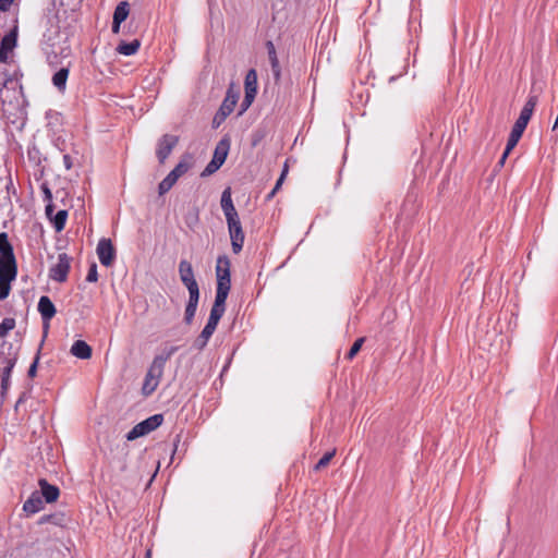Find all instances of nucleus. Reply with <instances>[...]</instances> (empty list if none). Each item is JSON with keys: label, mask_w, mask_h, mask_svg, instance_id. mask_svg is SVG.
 <instances>
[{"label": "nucleus", "mask_w": 558, "mask_h": 558, "mask_svg": "<svg viewBox=\"0 0 558 558\" xmlns=\"http://www.w3.org/2000/svg\"><path fill=\"white\" fill-rule=\"evenodd\" d=\"M98 280L97 265L93 263L88 269L86 281L96 282Z\"/></svg>", "instance_id": "obj_38"}, {"label": "nucleus", "mask_w": 558, "mask_h": 558, "mask_svg": "<svg viewBox=\"0 0 558 558\" xmlns=\"http://www.w3.org/2000/svg\"><path fill=\"white\" fill-rule=\"evenodd\" d=\"M162 374L163 369L159 368L153 363L150 364L142 387V392L144 396H150L157 389Z\"/></svg>", "instance_id": "obj_11"}, {"label": "nucleus", "mask_w": 558, "mask_h": 558, "mask_svg": "<svg viewBox=\"0 0 558 558\" xmlns=\"http://www.w3.org/2000/svg\"><path fill=\"white\" fill-rule=\"evenodd\" d=\"M141 47V41L138 39H134L130 43L121 41L117 46V52L123 56H133L135 54Z\"/></svg>", "instance_id": "obj_27"}, {"label": "nucleus", "mask_w": 558, "mask_h": 558, "mask_svg": "<svg viewBox=\"0 0 558 558\" xmlns=\"http://www.w3.org/2000/svg\"><path fill=\"white\" fill-rule=\"evenodd\" d=\"M230 144L227 140H221L214 151L213 159L205 167L202 172V177H207L216 172L226 161L228 156Z\"/></svg>", "instance_id": "obj_6"}, {"label": "nucleus", "mask_w": 558, "mask_h": 558, "mask_svg": "<svg viewBox=\"0 0 558 558\" xmlns=\"http://www.w3.org/2000/svg\"><path fill=\"white\" fill-rule=\"evenodd\" d=\"M17 276V265L12 244L5 232L0 233V280L14 281Z\"/></svg>", "instance_id": "obj_2"}, {"label": "nucleus", "mask_w": 558, "mask_h": 558, "mask_svg": "<svg viewBox=\"0 0 558 558\" xmlns=\"http://www.w3.org/2000/svg\"><path fill=\"white\" fill-rule=\"evenodd\" d=\"M38 312L44 322L48 323L56 315V306L47 295L40 296L38 301Z\"/></svg>", "instance_id": "obj_17"}, {"label": "nucleus", "mask_w": 558, "mask_h": 558, "mask_svg": "<svg viewBox=\"0 0 558 558\" xmlns=\"http://www.w3.org/2000/svg\"><path fill=\"white\" fill-rule=\"evenodd\" d=\"M99 262L105 267H110L116 258V250L110 239L102 238L99 240L96 248Z\"/></svg>", "instance_id": "obj_12"}, {"label": "nucleus", "mask_w": 558, "mask_h": 558, "mask_svg": "<svg viewBox=\"0 0 558 558\" xmlns=\"http://www.w3.org/2000/svg\"><path fill=\"white\" fill-rule=\"evenodd\" d=\"M220 204L227 221L239 218L238 211L232 202L230 187L223 190Z\"/></svg>", "instance_id": "obj_14"}, {"label": "nucleus", "mask_w": 558, "mask_h": 558, "mask_svg": "<svg viewBox=\"0 0 558 558\" xmlns=\"http://www.w3.org/2000/svg\"><path fill=\"white\" fill-rule=\"evenodd\" d=\"M193 166V158L190 155H185L181 158L179 163L170 171V173L179 180L183 174H185Z\"/></svg>", "instance_id": "obj_24"}, {"label": "nucleus", "mask_w": 558, "mask_h": 558, "mask_svg": "<svg viewBox=\"0 0 558 558\" xmlns=\"http://www.w3.org/2000/svg\"><path fill=\"white\" fill-rule=\"evenodd\" d=\"M25 396H26V395H25V393H23V395L19 398V400L16 401V404H15V409H17V408H19V405L24 401Z\"/></svg>", "instance_id": "obj_50"}, {"label": "nucleus", "mask_w": 558, "mask_h": 558, "mask_svg": "<svg viewBox=\"0 0 558 558\" xmlns=\"http://www.w3.org/2000/svg\"><path fill=\"white\" fill-rule=\"evenodd\" d=\"M178 180L169 172L168 175L159 183L158 192L163 195L175 184Z\"/></svg>", "instance_id": "obj_31"}, {"label": "nucleus", "mask_w": 558, "mask_h": 558, "mask_svg": "<svg viewBox=\"0 0 558 558\" xmlns=\"http://www.w3.org/2000/svg\"><path fill=\"white\" fill-rule=\"evenodd\" d=\"M508 155L509 154H506V150H505L502 156H501V158H500V161H499L501 165H504V162H505L506 158L508 157Z\"/></svg>", "instance_id": "obj_52"}, {"label": "nucleus", "mask_w": 558, "mask_h": 558, "mask_svg": "<svg viewBox=\"0 0 558 558\" xmlns=\"http://www.w3.org/2000/svg\"><path fill=\"white\" fill-rule=\"evenodd\" d=\"M14 0H0V11H7Z\"/></svg>", "instance_id": "obj_44"}, {"label": "nucleus", "mask_w": 558, "mask_h": 558, "mask_svg": "<svg viewBox=\"0 0 558 558\" xmlns=\"http://www.w3.org/2000/svg\"><path fill=\"white\" fill-rule=\"evenodd\" d=\"M178 351V347L172 345L162 350V352L156 355L153 360V364L163 369L167 361Z\"/></svg>", "instance_id": "obj_28"}, {"label": "nucleus", "mask_w": 558, "mask_h": 558, "mask_svg": "<svg viewBox=\"0 0 558 558\" xmlns=\"http://www.w3.org/2000/svg\"><path fill=\"white\" fill-rule=\"evenodd\" d=\"M228 298L227 293L216 292L215 302L210 310V315L221 318L226 311V300Z\"/></svg>", "instance_id": "obj_25"}, {"label": "nucleus", "mask_w": 558, "mask_h": 558, "mask_svg": "<svg viewBox=\"0 0 558 558\" xmlns=\"http://www.w3.org/2000/svg\"><path fill=\"white\" fill-rule=\"evenodd\" d=\"M227 225L232 251L234 254H239L242 251L245 239L240 218L228 220Z\"/></svg>", "instance_id": "obj_8"}, {"label": "nucleus", "mask_w": 558, "mask_h": 558, "mask_svg": "<svg viewBox=\"0 0 558 558\" xmlns=\"http://www.w3.org/2000/svg\"><path fill=\"white\" fill-rule=\"evenodd\" d=\"M19 36V21L17 17L12 19V25L7 35L0 40V62L8 63L10 53L14 50L17 45Z\"/></svg>", "instance_id": "obj_3"}, {"label": "nucleus", "mask_w": 558, "mask_h": 558, "mask_svg": "<svg viewBox=\"0 0 558 558\" xmlns=\"http://www.w3.org/2000/svg\"><path fill=\"white\" fill-rule=\"evenodd\" d=\"M207 343H208V340H206V339L204 340V339L202 338V335H199V336H198V338H197V339L195 340V342H194V347H195L197 350H199V351H201V350H203V349L207 345Z\"/></svg>", "instance_id": "obj_42"}, {"label": "nucleus", "mask_w": 558, "mask_h": 558, "mask_svg": "<svg viewBox=\"0 0 558 558\" xmlns=\"http://www.w3.org/2000/svg\"><path fill=\"white\" fill-rule=\"evenodd\" d=\"M198 300H199V292L189 293V301H187V304L185 307V314H184V320L189 325L192 323V320L195 316Z\"/></svg>", "instance_id": "obj_23"}, {"label": "nucleus", "mask_w": 558, "mask_h": 558, "mask_svg": "<svg viewBox=\"0 0 558 558\" xmlns=\"http://www.w3.org/2000/svg\"><path fill=\"white\" fill-rule=\"evenodd\" d=\"M129 15V3L123 1L120 2L113 12V20L117 21V24H121L126 20Z\"/></svg>", "instance_id": "obj_30"}, {"label": "nucleus", "mask_w": 558, "mask_h": 558, "mask_svg": "<svg viewBox=\"0 0 558 558\" xmlns=\"http://www.w3.org/2000/svg\"><path fill=\"white\" fill-rule=\"evenodd\" d=\"M70 68L63 66L59 69L51 78L52 85L60 92L64 93L66 89V81L69 77Z\"/></svg>", "instance_id": "obj_20"}, {"label": "nucleus", "mask_w": 558, "mask_h": 558, "mask_svg": "<svg viewBox=\"0 0 558 558\" xmlns=\"http://www.w3.org/2000/svg\"><path fill=\"white\" fill-rule=\"evenodd\" d=\"M179 275L189 293L199 292L198 283L194 277L193 267L190 262L182 259L179 264Z\"/></svg>", "instance_id": "obj_10"}, {"label": "nucleus", "mask_w": 558, "mask_h": 558, "mask_svg": "<svg viewBox=\"0 0 558 558\" xmlns=\"http://www.w3.org/2000/svg\"><path fill=\"white\" fill-rule=\"evenodd\" d=\"M537 101H538V98L536 95H530L515 122H519L520 124H523V125H527V123L533 114V111L537 105Z\"/></svg>", "instance_id": "obj_16"}, {"label": "nucleus", "mask_w": 558, "mask_h": 558, "mask_svg": "<svg viewBox=\"0 0 558 558\" xmlns=\"http://www.w3.org/2000/svg\"><path fill=\"white\" fill-rule=\"evenodd\" d=\"M145 558H151V553H150V550H147V551H146V556H145Z\"/></svg>", "instance_id": "obj_54"}, {"label": "nucleus", "mask_w": 558, "mask_h": 558, "mask_svg": "<svg viewBox=\"0 0 558 558\" xmlns=\"http://www.w3.org/2000/svg\"><path fill=\"white\" fill-rule=\"evenodd\" d=\"M217 289L216 292L229 294L231 288L230 260L228 256L221 255L217 258L216 265Z\"/></svg>", "instance_id": "obj_5"}, {"label": "nucleus", "mask_w": 558, "mask_h": 558, "mask_svg": "<svg viewBox=\"0 0 558 558\" xmlns=\"http://www.w3.org/2000/svg\"><path fill=\"white\" fill-rule=\"evenodd\" d=\"M126 469V462L123 461L122 465H121V470L124 471Z\"/></svg>", "instance_id": "obj_53"}, {"label": "nucleus", "mask_w": 558, "mask_h": 558, "mask_svg": "<svg viewBox=\"0 0 558 558\" xmlns=\"http://www.w3.org/2000/svg\"><path fill=\"white\" fill-rule=\"evenodd\" d=\"M48 218L52 222L54 230L57 232H61L65 227L68 211L62 209V210H59L56 215H53V213H52L51 217H48Z\"/></svg>", "instance_id": "obj_29"}, {"label": "nucleus", "mask_w": 558, "mask_h": 558, "mask_svg": "<svg viewBox=\"0 0 558 558\" xmlns=\"http://www.w3.org/2000/svg\"><path fill=\"white\" fill-rule=\"evenodd\" d=\"M43 192L45 195V202H47L45 211L47 217H51V214L53 213V204H52V194L48 186H43Z\"/></svg>", "instance_id": "obj_32"}, {"label": "nucleus", "mask_w": 558, "mask_h": 558, "mask_svg": "<svg viewBox=\"0 0 558 558\" xmlns=\"http://www.w3.org/2000/svg\"><path fill=\"white\" fill-rule=\"evenodd\" d=\"M15 327L13 318H3L0 324V338L5 337Z\"/></svg>", "instance_id": "obj_34"}, {"label": "nucleus", "mask_w": 558, "mask_h": 558, "mask_svg": "<svg viewBox=\"0 0 558 558\" xmlns=\"http://www.w3.org/2000/svg\"><path fill=\"white\" fill-rule=\"evenodd\" d=\"M11 280H0V301L7 299L11 291Z\"/></svg>", "instance_id": "obj_36"}, {"label": "nucleus", "mask_w": 558, "mask_h": 558, "mask_svg": "<svg viewBox=\"0 0 558 558\" xmlns=\"http://www.w3.org/2000/svg\"><path fill=\"white\" fill-rule=\"evenodd\" d=\"M266 48H267V52H268V57L271 54V53H275L276 52V48H275V45L272 41H267L266 44Z\"/></svg>", "instance_id": "obj_46"}, {"label": "nucleus", "mask_w": 558, "mask_h": 558, "mask_svg": "<svg viewBox=\"0 0 558 558\" xmlns=\"http://www.w3.org/2000/svg\"><path fill=\"white\" fill-rule=\"evenodd\" d=\"M268 58H269V61H270L271 71H272L274 77H275L276 81H279L280 76H281V69H280L279 60H278V57H277V52L271 53Z\"/></svg>", "instance_id": "obj_33"}, {"label": "nucleus", "mask_w": 558, "mask_h": 558, "mask_svg": "<svg viewBox=\"0 0 558 558\" xmlns=\"http://www.w3.org/2000/svg\"><path fill=\"white\" fill-rule=\"evenodd\" d=\"M177 143H178V137L174 135H169V134L163 135L159 140L156 155H157L158 160L161 163L165 162V160L169 157V155L171 154V151H172L173 147L177 145Z\"/></svg>", "instance_id": "obj_13"}, {"label": "nucleus", "mask_w": 558, "mask_h": 558, "mask_svg": "<svg viewBox=\"0 0 558 558\" xmlns=\"http://www.w3.org/2000/svg\"><path fill=\"white\" fill-rule=\"evenodd\" d=\"M44 507L41 496L38 492L33 493L24 502L23 510L29 514L39 512Z\"/></svg>", "instance_id": "obj_19"}, {"label": "nucleus", "mask_w": 558, "mask_h": 558, "mask_svg": "<svg viewBox=\"0 0 558 558\" xmlns=\"http://www.w3.org/2000/svg\"><path fill=\"white\" fill-rule=\"evenodd\" d=\"M71 354L81 360H87L92 356V348L84 340H76L70 350Z\"/></svg>", "instance_id": "obj_18"}, {"label": "nucleus", "mask_w": 558, "mask_h": 558, "mask_svg": "<svg viewBox=\"0 0 558 558\" xmlns=\"http://www.w3.org/2000/svg\"><path fill=\"white\" fill-rule=\"evenodd\" d=\"M335 453H336V450H331V451L326 452V453H325V454L319 459V461L316 463V465H315V468H314V469H315L316 471H318V470H320V469H323V468L327 466V465H328V463L330 462V460L333 458Z\"/></svg>", "instance_id": "obj_35"}, {"label": "nucleus", "mask_w": 558, "mask_h": 558, "mask_svg": "<svg viewBox=\"0 0 558 558\" xmlns=\"http://www.w3.org/2000/svg\"><path fill=\"white\" fill-rule=\"evenodd\" d=\"M63 163L65 166V168L69 170L72 168V158L69 156V155H64L63 156Z\"/></svg>", "instance_id": "obj_45"}, {"label": "nucleus", "mask_w": 558, "mask_h": 558, "mask_svg": "<svg viewBox=\"0 0 558 558\" xmlns=\"http://www.w3.org/2000/svg\"><path fill=\"white\" fill-rule=\"evenodd\" d=\"M36 367H37V361H35V362L31 365V367H29V369H28V375H29V376H34V375H35V373H36Z\"/></svg>", "instance_id": "obj_47"}, {"label": "nucleus", "mask_w": 558, "mask_h": 558, "mask_svg": "<svg viewBox=\"0 0 558 558\" xmlns=\"http://www.w3.org/2000/svg\"><path fill=\"white\" fill-rule=\"evenodd\" d=\"M238 98V93L233 92L231 88L228 89L227 95L219 108L218 117L221 116V119H226L234 110Z\"/></svg>", "instance_id": "obj_15"}, {"label": "nucleus", "mask_w": 558, "mask_h": 558, "mask_svg": "<svg viewBox=\"0 0 558 558\" xmlns=\"http://www.w3.org/2000/svg\"><path fill=\"white\" fill-rule=\"evenodd\" d=\"M219 320H220L219 318H217V317H215V316L209 314V318H208L206 325L216 329L217 326H218Z\"/></svg>", "instance_id": "obj_43"}, {"label": "nucleus", "mask_w": 558, "mask_h": 558, "mask_svg": "<svg viewBox=\"0 0 558 558\" xmlns=\"http://www.w3.org/2000/svg\"><path fill=\"white\" fill-rule=\"evenodd\" d=\"M254 99H255V96L245 94L244 99L241 104L240 114H242L244 111H246L250 108V106L252 105Z\"/></svg>", "instance_id": "obj_39"}, {"label": "nucleus", "mask_w": 558, "mask_h": 558, "mask_svg": "<svg viewBox=\"0 0 558 558\" xmlns=\"http://www.w3.org/2000/svg\"><path fill=\"white\" fill-rule=\"evenodd\" d=\"M225 119H221V116L218 117V112L216 113L215 118H214V123H216L217 125H219Z\"/></svg>", "instance_id": "obj_49"}, {"label": "nucleus", "mask_w": 558, "mask_h": 558, "mask_svg": "<svg viewBox=\"0 0 558 558\" xmlns=\"http://www.w3.org/2000/svg\"><path fill=\"white\" fill-rule=\"evenodd\" d=\"M287 173H288V165L284 163V167L282 168V172L280 175H283V178L286 179Z\"/></svg>", "instance_id": "obj_51"}, {"label": "nucleus", "mask_w": 558, "mask_h": 558, "mask_svg": "<svg viewBox=\"0 0 558 558\" xmlns=\"http://www.w3.org/2000/svg\"><path fill=\"white\" fill-rule=\"evenodd\" d=\"M0 365H2V371L0 374V378H1L0 403H2L7 396L8 389L10 387L11 374H12V369L15 365V359L0 355Z\"/></svg>", "instance_id": "obj_9"}, {"label": "nucleus", "mask_w": 558, "mask_h": 558, "mask_svg": "<svg viewBox=\"0 0 558 558\" xmlns=\"http://www.w3.org/2000/svg\"><path fill=\"white\" fill-rule=\"evenodd\" d=\"M71 268V257L66 253L58 255V260L49 270V278L57 282H64Z\"/></svg>", "instance_id": "obj_7"}, {"label": "nucleus", "mask_w": 558, "mask_h": 558, "mask_svg": "<svg viewBox=\"0 0 558 558\" xmlns=\"http://www.w3.org/2000/svg\"><path fill=\"white\" fill-rule=\"evenodd\" d=\"M283 181H284L283 175H280V177H279V179L277 180V182H276V184H275L274 189H272V190H271V192L268 194V196H267V198H268V199L272 198V197L276 195V193L280 190V187H281V185H282Z\"/></svg>", "instance_id": "obj_40"}, {"label": "nucleus", "mask_w": 558, "mask_h": 558, "mask_svg": "<svg viewBox=\"0 0 558 558\" xmlns=\"http://www.w3.org/2000/svg\"><path fill=\"white\" fill-rule=\"evenodd\" d=\"M257 86H258L257 72L254 69H251L246 73L245 80H244L245 94L256 96Z\"/></svg>", "instance_id": "obj_26"}, {"label": "nucleus", "mask_w": 558, "mask_h": 558, "mask_svg": "<svg viewBox=\"0 0 558 558\" xmlns=\"http://www.w3.org/2000/svg\"><path fill=\"white\" fill-rule=\"evenodd\" d=\"M363 342H364V338H359L357 340H355V342L353 343V345L351 347V349L349 350V352L347 354V357L349 360H352L357 354V352L362 348Z\"/></svg>", "instance_id": "obj_37"}, {"label": "nucleus", "mask_w": 558, "mask_h": 558, "mask_svg": "<svg viewBox=\"0 0 558 558\" xmlns=\"http://www.w3.org/2000/svg\"><path fill=\"white\" fill-rule=\"evenodd\" d=\"M39 486L41 489L40 496H43L47 502H53L59 497V488L54 485H50L46 480H39Z\"/></svg>", "instance_id": "obj_22"}, {"label": "nucleus", "mask_w": 558, "mask_h": 558, "mask_svg": "<svg viewBox=\"0 0 558 558\" xmlns=\"http://www.w3.org/2000/svg\"><path fill=\"white\" fill-rule=\"evenodd\" d=\"M526 125L520 124L519 122H515L511 133L508 137V142L506 145V154H510V151L517 146L518 142L520 141Z\"/></svg>", "instance_id": "obj_21"}, {"label": "nucleus", "mask_w": 558, "mask_h": 558, "mask_svg": "<svg viewBox=\"0 0 558 558\" xmlns=\"http://www.w3.org/2000/svg\"><path fill=\"white\" fill-rule=\"evenodd\" d=\"M215 328L213 327H209L207 325H205V327L203 328L201 335H202V338L205 340H208L210 339V337L213 336V333L215 332Z\"/></svg>", "instance_id": "obj_41"}, {"label": "nucleus", "mask_w": 558, "mask_h": 558, "mask_svg": "<svg viewBox=\"0 0 558 558\" xmlns=\"http://www.w3.org/2000/svg\"><path fill=\"white\" fill-rule=\"evenodd\" d=\"M163 422L162 414H155L136 424L128 434L129 441L143 437L158 428Z\"/></svg>", "instance_id": "obj_4"}, {"label": "nucleus", "mask_w": 558, "mask_h": 558, "mask_svg": "<svg viewBox=\"0 0 558 558\" xmlns=\"http://www.w3.org/2000/svg\"><path fill=\"white\" fill-rule=\"evenodd\" d=\"M120 25H121V24H117V21H114V20H113V22H112V32H113L114 34H118V33H119V31H120Z\"/></svg>", "instance_id": "obj_48"}, {"label": "nucleus", "mask_w": 558, "mask_h": 558, "mask_svg": "<svg viewBox=\"0 0 558 558\" xmlns=\"http://www.w3.org/2000/svg\"><path fill=\"white\" fill-rule=\"evenodd\" d=\"M3 116L12 123L24 113V96L17 80L9 76L0 87Z\"/></svg>", "instance_id": "obj_1"}]
</instances>
